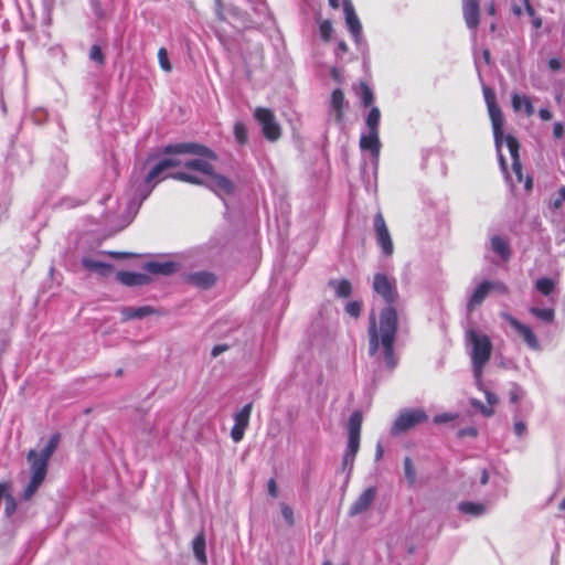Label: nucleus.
<instances>
[{
    "label": "nucleus",
    "mask_w": 565,
    "mask_h": 565,
    "mask_svg": "<svg viewBox=\"0 0 565 565\" xmlns=\"http://www.w3.org/2000/svg\"><path fill=\"white\" fill-rule=\"evenodd\" d=\"M363 416L360 411H354L348 423V435L360 436Z\"/></svg>",
    "instance_id": "31"
},
{
    "label": "nucleus",
    "mask_w": 565,
    "mask_h": 565,
    "mask_svg": "<svg viewBox=\"0 0 565 565\" xmlns=\"http://www.w3.org/2000/svg\"><path fill=\"white\" fill-rule=\"evenodd\" d=\"M252 411L253 405L249 403L234 414V425L231 430V437L235 443H239L244 438L245 430L249 425Z\"/></svg>",
    "instance_id": "9"
},
{
    "label": "nucleus",
    "mask_w": 565,
    "mask_h": 565,
    "mask_svg": "<svg viewBox=\"0 0 565 565\" xmlns=\"http://www.w3.org/2000/svg\"><path fill=\"white\" fill-rule=\"evenodd\" d=\"M117 279L125 286H142L150 282V277L142 273L119 271Z\"/></svg>",
    "instance_id": "18"
},
{
    "label": "nucleus",
    "mask_w": 565,
    "mask_h": 565,
    "mask_svg": "<svg viewBox=\"0 0 565 565\" xmlns=\"http://www.w3.org/2000/svg\"><path fill=\"white\" fill-rule=\"evenodd\" d=\"M532 25L535 28V29H540L542 26V19L540 17H532Z\"/></svg>",
    "instance_id": "60"
},
{
    "label": "nucleus",
    "mask_w": 565,
    "mask_h": 565,
    "mask_svg": "<svg viewBox=\"0 0 565 565\" xmlns=\"http://www.w3.org/2000/svg\"><path fill=\"white\" fill-rule=\"evenodd\" d=\"M188 280L199 288L209 289L216 282V276L209 271H198L189 275Z\"/></svg>",
    "instance_id": "21"
},
{
    "label": "nucleus",
    "mask_w": 565,
    "mask_h": 565,
    "mask_svg": "<svg viewBox=\"0 0 565 565\" xmlns=\"http://www.w3.org/2000/svg\"><path fill=\"white\" fill-rule=\"evenodd\" d=\"M404 471L408 486L414 487L416 483V470L409 457L404 459Z\"/></svg>",
    "instance_id": "37"
},
{
    "label": "nucleus",
    "mask_w": 565,
    "mask_h": 565,
    "mask_svg": "<svg viewBox=\"0 0 565 565\" xmlns=\"http://www.w3.org/2000/svg\"><path fill=\"white\" fill-rule=\"evenodd\" d=\"M509 399L513 404L518 403L519 402V394H518V392L516 391H511L509 393Z\"/></svg>",
    "instance_id": "61"
},
{
    "label": "nucleus",
    "mask_w": 565,
    "mask_h": 565,
    "mask_svg": "<svg viewBox=\"0 0 565 565\" xmlns=\"http://www.w3.org/2000/svg\"><path fill=\"white\" fill-rule=\"evenodd\" d=\"M320 34H321V38L326 41V42H329L331 40V35H332V24L329 20H324L321 22L320 26Z\"/></svg>",
    "instance_id": "44"
},
{
    "label": "nucleus",
    "mask_w": 565,
    "mask_h": 565,
    "mask_svg": "<svg viewBox=\"0 0 565 565\" xmlns=\"http://www.w3.org/2000/svg\"><path fill=\"white\" fill-rule=\"evenodd\" d=\"M502 318L518 332V334L523 339V341L527 344V347L532 350H539L540 349V342L535 335V333L532 331V329L520 322L518 319H515L510 313H502Z\"/></svg>",
    "instance_id": "8"
},
{
    "label": "nucleus",
    "mask_w": 565,
    "mask_h": 565,
    "mask_svg": "<svg viewBox=\"0 0 565 565\" xmlns=\"http://www.w3.org/2000/svg\"><path fill=\"white\" fill-rule=\"evenodd\" d=\"M462 14L466 25L470 30H477L480 23L479 0H462Z\"/></svg>",
    "instance_id": "12"
},
{
    "label": "nucleus",
    "mask_w": 565,
    "mask_h": 565,
    "mask_svg": "<svg viewBox=\"0 0 565 565\" xmlns=\"http://www.w3.org/2000/svg\"><path fill=\"white\" fill-rule=\"evenodd\" d=\"M525 2V11L531 17H534L535 15V10L534 8L531 6L530 1L529 0H524Z\"/></svg>",
    "instance_id": "59"
},
{
    "label": "nucleus",
    "mask_w": 565,
    "mask_h": 565,
    "mask_svg": "<svg viewBox=\"0 0 565 565\" xmlns=\"http://www.w3.org/2000/svg\"><path fill=\"white\" fill-rule=\"evenodd\" d=\"M3 498L6 500L4 513L6 515L11 516L17 510L15 499L12 497L9 490L6 492V495H3Z\"/></svg>",
    "instance_id": "42"
},
{
    "label": "nucleus",
    "mask_w": 565,
    "mask_h": 565,
    "mask_svg": "<svg viewBox=\"0 0 565 565\" xmlns=\"http://www.w3.org/2000/svg\"><path fill=\"white\" fill-rule=\"evenodd\" d=\"M372 288L387 306L382 309L379 319L374 311L370 313L367 328L369 354L374 356L382 349L385 365L393 370L397 364L394 345L398 329V316L393 305L398 299V292L395 280L381 273L373 276Z\"/></svg>",
    "instance_id": "1"
},
{
    "label": "nucleus",
    "mask_w": 565,
    "mask_h": 565,
    "mask_svg": "<svg viewBox=\"0 0 565 565\" xmlns=\"http://www.w3.org/2000/svg\"><path fill=\"white\" fill-rule=\"evenodd\" d=\"M234 136H235L236 141L239 145H245L247 142V140H248L247 128L243 122H241V121L235 122Z\"/></svg>",
    "instance_id": "39"
},
{
    "label": "nucleus",
    "mask_w": 565,
    "mask_h": 565,
    "mask_svg": "<svg viewBox=\"0 0 565 565\" xmlns=\"http://www.w3.org/2000/svg\"><path fill=\"white\" fill-rule=\"evenodd\" d=\"M163 153L166 154H179V153H190L198 154L209 158H215L214 153L205 146L195 143V142H182L175 145H168L163 149Z\"/></svg>",
    "instance_id": "10"
},
{
    "label": "nucleus",
    "mask_w": 565,
    "mask_h": 565,
    "mask_svg": "<svg viewBox=\"0 0 565 565\" xmlns=\"http://www.w3.org/2000/svg\"><path fill=\"white\" fill-rule=\"evenodd\" d=\"M328 1L332 9H338L340 6L339 0H328Z\"/></svg>",
    "instance_id": "64"
},
{
    "label": "nucleus",
    "mask_w": 565,
    "mask_h": 565,
    "mask_svg": "<svg viewBox=\"0 0 565 565\" xmlns=\"http://www.w3.org/2000/svg\"><path fill=\"white\" fill-rule=\"evenodd\" d=\"M108 255L113 258L121 259V258H128L130 257L129 253L124 252H109Z\"/></svg>",
    "instance_id": "55"
},
{
    "label": "nucleus",
    "mask_w": 565,
    "mask_h": 565,
    "mask_svg": "<svg viewBox=\"0 0 565 565\" xmlns=\"http://www.w3.org/2000/svg\"><path fill=\"white\" fill-rule=\"evenodd\" d=\"M148 271L152 274L170 275L174 270L173 263H157L150 262L146 265Z\"/></svg>",
    "instance_id": "32"
},
{
    "label": "nucleus",
    "mask_w": 565,
    "mask_h": 565,
    "mask_svg": "<svg viewBox=\"0 0 565 565\" xmlns=\"http://www.w3.org/2000/svg\"><path fill=\"white\" fill-rule=\"evenodd\" d=\"M565 135V128L562 122H555L553 127V136L555 139H561Z\"/></svg>",
    "instance_id": "48"
},
{
    "label": "nucleus",
    "mask_w": 565,
    "mask_h": 565,
    "mask_svg": "<svg viewBox=\"0 0 565 565\" xmlns=\"http://www.w3.org/2000/svg\"><path fill=\"white\" fill-rule=\"evenodd\" d=\"M484 102L488 107L489 116L492 124V130H493V138L494 142L498 149L502 146V142L505 141L507 147L510 151L511 158H512V170L518 179L519 182L522 181V164L520 161V143L515 137L512 135L504 136L503 135V115L502 111L497 104V97L495 93L492 88L488 86H483L482 88Z\"/></svg>",
    "instance_id": "2"
},
{
    "label": "nucleus",
    "mask_w": 565,
    "mask_h": 565,
    "mask_svg": "<svg viewBox=\"0 0 565 565\" xmlns=\"http://www.w3.org/2000/svg\"><path fill=\"white\" fill-rule=\"evenodd\" d=\"M343 11L345 15V22L354 36H359L362 30L360 20L355 13L354 7L351 0H343Z\"/></svg>",
    "instance_id": "17"
},
{
    "label": "nucleus",
    "mask_w": 565,
    "mask_h": 565,
    "mask_svg": "<svg viewBox=\"0 0 565 565\" xmlns=\"http://www.w3.org/2000/svg\"><path fill=\"white\" fill-rule=\"evenodd\" d=\"M10 490L9 482H0V500L6 495V492Z\"/></svg>",
    "instance_id": "57"
},
{
    "label": "nucleus",
    "mask_w": 565,
    "mask_h": 565,
    "mask_svg": "<svg viewBox=\"0 0 565 565\" xmlns=\"http://www.w3.org/2000/svg\"><path fill=\"white\" fill-rule=\"evenodd\" d=\"M487 12L490 14V15H494L495 14V6L493 2H491L488 8H487Z\"/></svg>",
    "instance_id": "63"
},
{
    "label": "nucleus",
    "mask_w": 565,
    "mask_h": 565,
    "mask_svg": "<svg viewBox=\"0 0 565 565\" xmlns=\"http://www.w3.org/2000/svg\"><path fill=\"white\" fill-rule=\"evenodd\" d=\"M61 440L60 434H54L49 439L46 446L38 452L34 449L29 450L26 455V460L30 465L31 479L28 486L25 487L22 498L24 500H30L39 490L40 486L46 478L49 461L53 454L55 452Z\"/></svg>",
    "instance_id": "3"
},
{
    "label": "nucleus",
    "mask_w": 565,
    "mask_h": 565,
    "mask_svg": "<svg viewBox=\"0 0 565 565\" xmlns=\"http://www.w3.org/2000/svg\"><path fill=\"white\" fill-rule=\"evenodd\" d=\"M492 250L500 255L503 260H508L511 257V250L508 241L499 235H494L491 238Z\"/></svg>",
    "instance_id": "26"
},
{
    "label": "nucleus",
    "mask_w": 565,
    "mask_h": 565,
    "mask_svg": "<svg viewBox=\"0 0 565 565\" xmlns=\"http://www.w3.org/2000/svg\"><path fill=\"white\" fill-rule=\"evenodd\" d=\"M450 419H452L451 416H449L447 414H443V415L435 416L434 422L435 423H446V422H448Z\"/></svg>",
    "instance_id": "56"
},
{
    "label": "nucleus",
    "mask_w": 565,
    "mask_h": 565,
    "mask_svg": "<svg viewBox=\"0 0 565 565\" xmlns=\"http://www.w3.org/2000/svg\"><path fill=\"white\" fill-rule=\"evenodd\" d=\"M511 103L514 111H520L524 109L526 116H532L534 114V107L531 99L525 95L513 94L511 97Z\"/></svg>",
    "instance_id": "23"
},
{
    "label": "nucleus",
    "mask_w": 565,
    "mask_h": 565,
    "mask_svg": "<svg viewBox=\"0 0 565 565\" xmlns=\"http://www.w3.org/2000/svg\"><path fill=\"white\" fill-rule=\"evenodd\" d=\"M209 175V188L216 194H231L234 191V184L228 178L214 173V170L212 171V174Z\"/></svg>",
    "instance_id": "15"
},
{
    "label": "nucleus",
    "mask_w": 565,
    "mask_h": 565,
    "mask_svg": "<svg viewBox=\"0 0 565 565\" xmlns=\"http://www.w3.org/2000/svg\"><path fill=\"white\" fill-rule=\"evenodd\" d=\"M331 76L334 81H337L338 83H341L342 82V76H341V73L338 68L333 67L331 70Z\"/></svg>",
    "instance_id": "58"
},
{
    "label": "nucleus",
    "mask_w": 565,
    "mask_h": 565,
    "mask_svg": "<svg viewBox=\"0 0 565 565\" xmlns=\"http://www.w3.org/2000/svg\"><path fill=\"white\" fill-rule=\"evenodd\" d=\"M170 177L174 180L191 183V184H202V180L196 175L186 173V172H175L170 174Z\"/></svg>",
    "instance_id": "40"
},
{
    "label": "nucleus",
    "mask_w": 565,
    "mask_h": 565,
    "mask_svg": "<svg viewBox=\"0 0 565 565\" xmlns=\"http://www.w3.org/2000/svg\"><path fill=\"white\" fill-rule=\"evenodd\" d=\"M362 309H363L362 301H360V300H352V301H349L345 305L344 311L350 317H352L354 319H358L361 316V313H362Z\"/></svg>",
    "instance_id": "38"
},
{
    "label": "nucleus",
    "mask_w": 565,
    "mask_h": 565,
    "mask_svg": "<svg viewBox=\"0 0 565 565\" xmlns=\"http://www.w3.org/2000/svg\"><path fill=\"white\" fill-rule=\"evenodd\" d=\"M162 162H163V163H167V164H166V169H167V170H168L169 168H174V167H178V166L183 164L180 160H178V159H173V158H164V159H162Z\"/></svg>",
    "instance_id": "51"
},
{
    "label": "nucleus",
    "mask_w": 565,
    "mask_h": 565,
    "mask_svg": "<svg viewBox=\"0 0 565 565\" xmlns=\"http://www.w3.org/2000/svg\"><path fill=\"white\" fill-rule=\"evenodd\" d=\"M329 286L334 289L335 296L339 298H349L352 294V285L348 279H332L329 281Z\"/></svg>",
    "instance_id": "28"
},
{
    "label": "nucleus",
    "mask_w": 565,
    "mask_h": 565,
    "mask_svg": "<svg viewBox=\"0 0 565 565\" xmlns=\"http://www.w3.org/2000/svg\"><path fill=\"white\" fill-rule=\"evenodd\" d=\"M226 350H228V345H227V344H217V345H215V347L212 349V356H213V358H216V356H218L221 353L225 352Z\"/></svg>",
    "instance_id": "52"
},
{
    "label": "nucleus",
    "mask_w": 565,
    "mask_h": 565,
    "mask_svg": "<svg viewBox=\"0 0 565 565\" xmlns=\"http://www.w3.org/2000/svg\"><path fill=\"white\" fill-rule=\"evenodd\" d=\"M154 312V309L150 306L124 308L121 311L124 320L142 319L147 316L153 315Z\"/></svg>",
    "instance_id": "25"
},
{
    "label": "nucleus",
    "mask_w": 565,
    "mask_h": 565,
    "mask_svg": "<svg viewBox=\"0 0 565 565\" xmlns=\"http://www.w3.org/2000/svg\"><path fill=\"white\" fill-rule=\"evenodd\" d=\"M360 148L363 151H370L371 156L377 159L381 151L379 131L369 130L366 135H362L360 138Z\"/></svg>",
    "instance_id": "14"
},
{
    "label": "nucleus",
    "mask_w": 565,
    "mask_h": 565,
    "mask_svg": "<svg viewBox=\"0 0 565 565\" xmlns=\"http://www.w3.org/2000/svg\"><path fill=\"white\" fill-rule=\"evenodd\" d=\"M255 119L262 126L264 137L269 141H277L281 136V128L276 121L271 109L266 107H257L254 111Z\"/></svg>",
    "instance_id": "5"
},
{
    "label": "nucleus",
    "mask_w": 565,
    "mask_h": 565,
    "mask_svg": "<svg viewBox=\"0 0 565 565\" xmlns=\"http://www.w3.org/2000/svg\"><path fill=\"white\" fill-rule=\"evenodd\" d=\"M466 338L471 344L470 358L473 373L477 380L480 381L483 369L491 359L493 345L489 335L475 329L467 330Z\"/></svg>",
    "instance_id": "4"
},
{
    "label": "nucleus",
    "mask_w": 565,
    "mask_h": 565,
    "mask_svg": "<svg viewBox=\"0 0 565 565\" xmlns=\"http://www.w3.org/2000/svg\"><path fill=\"white\" fill-rule=\"evenodd\" d=\"M380 120H381L380 109L377 107H372L365 118V124H366L367 129L371 131H379Z\"/></svg>",
    "instance_id": "33"
},
{
    "label": "nucleus",
    "mask_w": 565,
    "mask_h": 565,
    "mask_svg": "<svg viewBox=\"0 0 565 565\" xmlns=\"http://www.w3.org/2000/svg\"><path fill=\"white\" fill-rule=\"evenodd\" d=\"M428 419L427 414L422 409H407L402 412L392 426V434L399 435L418 424Z\"/></svg>",
    "instance_id": "6"
},
{
    "label": "nucleus",
    "mask_w": 565,
    "mask_h": 565,
    "mask_svg": "<svg viewBox=\"0 0 565 565\" xmlns=\"http://www.w3.org/2000/svg\"><path fill=\"white\" fill-rule=\"evenodd\" d=\"M360 448V436L348 435V449L343 457V467L353 466L355 456Z\"/></svg>",
    "instance_id": "24"
},
{
    "label": "nucleus",
    "mask_w": 565,
    "mask_h": 565,
    "mask_svg": "<svg viewBox=\"0 0 565 565\" xmlns=\"http://www.w3.org/2000/svg\"><path fill=\"white\" fill-rule=\"evenodd\" d=\"M530 312L535 318H537V319H540V320H542L544 322H547V323L553 322L554 318H555V311L552 308L541 309V308H537V307H531L530 308Z\"/></svg>",
    "instance_id": "34"
},
{
    "label": "nucleus",
    "mask_w": 565,
    "mask_h": 565,
    "mask_svg": "<svg viewBox=\"0 0 565 565\" xmlns=\"http://www.w3.org/2000/svg\"><path fill=\"white\" fill-rule=\"evenodd\" d=\"M484 396L489 406H486L481 401L476 398H472L470 401V404L473 408L478 409L486 417H491L494 414V409L492 406L499 402V398L494 393L490 391H484Z\"/></svg>",
    "instance_id": "19"
},
{
    "label": "nucleus",
    "mask_w": 565,
    "mask_h": 565,
    "mask_svg": "<svg viewBox=\"0 0 565 565\" xmlns=\"http://www.w3.org/2000/svg\"><path fill=\"white\" fill-rule=\"evenodd\" d=\"M89 58L99 66H103L105 64V55L99 45L95 44L90 47Z\"/></svg>",
    "instance_id": "41"
},
{
    "label": "nucleus",
    "mask_w": 565,
    "mask_h": 565,
    "mask_svg": "<svg viewBox=\"0 0 565 565\" xmlns=\"http://www.w3.org/2000/svg\"><path fill=\"white\" fill-rule=\"evenodd\" d=\"M565 202V185H563L559 190L557 195L551 200L550 202V209L556 211L562 207L563 203Z\"/></svg>",
    "instance_id": "43"
},
{
    "label": "nucleus",
    "mask_w": 565,
    "mask_h": 565,
    "mask_svg": "<svg viewBox=\"0 0 565 565\" xmlns=\"http://www.w3.org/2000/svg\"><path fill=\"white\" fill-rule=\"evenodd\" d=\"M539 116L544 121L551 120L553 117L552 113L547 108H541L539 111Z\"/></svg>",
    "instance_id": "54"
},
{
    "label": "nucleus",
    "mask_w": 565,
    "mask_h": 565,
    "mask_svg": "<svg viewBox=\"0 0 565 565\" xmlns=\"http://www.w3.org/2000/svg\"><path fill=\"white\" fill-rule=\"evenodd\" d=\"M376 498V489L374 487L366 488L349 508V515L355 516L370 509Z\"/></svg>",
    "instance_id": "11"
},
{
    "label": "nucleus",
    "mask_w": 565,
    "mask_h": 565,
    "mask_svg": "<svg viewBox=\"0 0 565 565\" xmlns=\"http://www.w3.org/2000/svg\"><path fill=\"white\" fill-rule=\"evenodd\" d=\"M83 266L92 271L98 273L100 276H108L113 271V266L103 262L90 258H83Z\"/></svg>",
    "instance_id": "27"
},
{
    "label": "nucleus",
    "mask_w": 565,
    "mask_h": 565,
    "mask_svg": "<svg viewBox=\"0 0 565 565\" xmlns=\"http://www.w3.org/2000/svg\"><path fill=\"white\" fill-rule=\"evenodd\" d=\"M513 429H514V434L518 436V437H523L526 433V424L523 422V420H515L514 422V426H513Z\"/></svg>",
    "instance_id": "47"
},
{
    "label": "nucleus",
    "mask_w": 565,
    "mask_h": 565,
    "mask_svg": "<svg viewBox=\"0 0 565 565\" xmlns=\"http://www.w3.org/2000/svg\"><path fill=\"white\" fill-rule=\"evenodd\" d=\"M158 58H159V63H160V66L162 70H164L166 72L171 71V65L169 63L168 53L164 47L159 49Z\"/></svg>",
    "instance_id": "45"
},
{
    "label": "nucleus",
    "mask_w": 565,
    "mask_h": 565,
    "mask_svg": "<svg viewBox=\"0 0 565 565\" xmlns=\"http://www.w3.org/2000/svg\"><path fill=\"white\" fill-rule=\"evenodd\" d=\"M344 106L345 98L343 90L341 88L333 89L330 95L329 108L337 124H342L344 119Z\"/></svg>",
    "instance_id": "13"
},
{
    "label": "nucleus",
    "mask_w": 565,
    "mask_h": 565,
    "mask_svg": "<svg viewBox=\"0 0 565 565\" xmlns=\"http://www.w3.org/2000/svg\"><path fill=\"white\" fill-rule=\"evenodd\" d=\"M280 510H281V515L284 516V519L286 520V522L289 524V525H294L295 523V518H294V511L292 509L282 503L281 507H280Z\"/></svg>",
    "instance_id": "46"
},
{
    "label": "nucleus",
    "mask_w": 565,
    "mask_h": 565,
    "mask_svg": "<svg viewBox=\"0 0 565 565\" xmlns=\"http://www.w3.org/2000/svg\"><path fill=\"white\" fill-rule=\"evenodd\" d=\"M166 164L162 160H160L146 175L145 184L148 188L147 192L142 195V199H146L150 192L153 190L154 185L158 182V179H164L166 177H161L162 173L167 170Z\"/></svg>",
    "instance_id": "20"
},
{
    "label": "nucleus",
    "mask_w": 565,
    "mask_h": 565,
    "mask_svg": "<svg viewBox=\"0 0 565 565\" xmlns=\"http://www.w3.org/2000/svg\"><path fill=\"white\" fill-rule=\"evenodd\" d=\"M492 290H497L503 295H507L509 292L508 286L504 282H500V281H495V282L492 281Z\"/></svg>",
    "instance_id": "50"
},
{
    "label": "nucleus",
    "mask_w": 565,
    "mask_h": 565,
    "mask_svg": "<svg viewBox=\"0 0 565 565\" xmlns=\"http://www.w3.org/2000/svg\"><path fill=\"white\" fill-rule=\"evenodd\" d=\"M459 510L465 514L479 516L484 512V505L480 503L466 501L459 504Z\"/></svg>",
    "instance_id": "35"
},
{
    "label": "nucleus",
    "mask_w": 565,
    "mask_h": 565,
    "mask_svg": "<svg viewBox=\"0 0 565 565\" xmlns=\"http://www.w3.org/2000/svg\"><path fill=\"white\" fill-rule=\"evenodd\" d=\"M356 95L360 97L362 105L366 108L370 107L374 100V95L369 86V84L364 81H361L356 88H354Z\"/></svg>",
    "instance_id": "29"
},
{
    "label": "nucleus",
    "mask_w": 565,
    "mask_h": 565,
    "mask_svg": "<svg viewBox=\"0 0 565 565\" xmlns=\"http://www.w3.org/2000/svg\"><path fill=\"white\" fill-rule=\"evenodd\" d=\"M536 289L544 296L551 295L555 289V282L551 278H540L535 282Z\"/></svg>",
    "instance_id": "36"
},
{
    "label": "nucleus",
    "mask_w": 565,
    "mask_h": 565,
    "mask_svg": "<svg viewBox=\"0 0 565 565\" xmlns=\"http://www.w3.org/2000/svg\"><path fill=\"white\" fill-rule=\"evenodd\" d=\"M206 540L203 531L198 533L192 542V550L195 558L202 565L207 564V557L205 553Z\"/></svg>",
    "instance_id": "22"
},
{
    "label": "nucleus",
    "mask_w": 565,
    "mask_h": 565,
    "mask_svg": "<svg viewBox=\"0 0 565 565\" xmlns=\"http://www.w3.org/2000/svg\"><path fill=\"white\" fill-rule=\"evenodd\" d=\"M562 64H561V61L556 57H552L550 61H548V67L553 71V72H556L561 68Z\"/></svg>",
    "instance_id": "53"
},
{
    "label": "nucleus",
    "mask_w": 565,
    "mask_h": 565,
    "mask_svg": "<svg viewBox=\"0 0 565 565\" xmlns=\"http://www.w3.org/2000/svg\"><path fill=\"white\" fill-rule=\"evenodd\" d=\"M186 169L203 172L204 174H212L213 166L203 159H191L183 162Z\"/></svg>",
    "instance_id": "30"
},
{
    "label": "nucleus",
    "mask_w": 565,
    "mask_h": 565,
    "mask_svg": "<svg viewBox=\"0 0 565 565\" xmlns=\"http://www.w3.org/2000/svg\"><path fill=\"white\" fill-rule=\"evenodd\" d=\"M492 290V281L483 280L471 295L467 308L469 311H473L477 307H479L488 294Z\"/></svg>",
    "instance_id": "16"
},
{
    "label": "nucleus",
    "mask_w": 565,
    "mask_h": 565,
    "mask_svg": "<svg viewBox=\"0 0 565 565\" xmlns=\"http://www.w3.org/2000/svg\"><path fill=\"white\" fill-rule=\"evenodd\" d=\"M338 50L341 51L342 53H345L348 51V45L344 41H340L338 43Z\"/></svg>",
    "instance_id": "62"
},
{
    "label": "nucleus",
    "mask_w": 565,
    "mask_h": 565,
    "mask_svg": "<svg viewBox=\"0 0 565 565\" xmlns=\"http://www.w3.org/2000/svg\"><path fill=\"white\" fill-rule=\"evenodd\" d=\"M374 232L379 246L382 253L390 257L394 253V244L391 237V233L386 225L385 218L381 212H377L374 216Z\"/></svg>",
    "instance_id": "7"
},
{
    "label": "nucleus",
    "mask_w": 565,
    "mask_h": 565,
    "mask_svg": "<svg viewBox=\"0 0 565 565\" xmlns=\"http://www.w3.org/2000/svg\"><path fill=\"white\" fill-rule=\"evenodd\" d=\"M267 490H268V493L270 497H273V498L278 497V487H277L275 479H273V478L269 479V481L267 483Z\"/></svg>",
    "instance_id": "49"
}]
</instances>
